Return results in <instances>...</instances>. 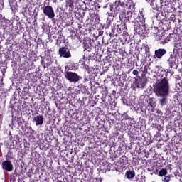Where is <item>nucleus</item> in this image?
I'll use <instances>...</instances> for the list:
<instances>
[{"instance_id":"23","label":"nucleus","mask_w":182,"mask_h":182,"mask_svg":"<svg viewBox=\"0 0 182 182\" xmlns=\"http://www.w3.org/2000/svg\"><path fill=\"white\" fill-rule=\"evenodd\" d=\"M145 53L147 55L148 58H150V47L147 46L145 47Z\"/></svg>"},{"instance_id":"2","label":"nucleus","mask_w":182,"mask_h":182,"mask_svg":"<svg viewBox=\"0 0 182 182\" xmlns=\"http://www.w3.org/2000/svg\"><path fill=\"white\" fill-rule=\"evenodd\" d=\"M154 92L156 96H168L170 95V80L164 77L154 87Z\"/></svg>"},{"instance_id":"9","label":"nucleus","mask_w":182,"mask_h":182,"mask_svg":"<svg viewBox=\"0 0 182 182\" xmlns=\"http://www.w3.org/2000/svg\"><path fill=\"white\" fill-rule=\"evenodd\" d=\"M167 54V50H166L165 48H159L157 50H155L154 51V59H163V56H164V55Z\"/></svg>"},{"instance_id":"43","label":"nucleus","mask_w":182,"mask_h":182,"mask_svg":"<svg viewBox=\"0 0 182 182\" xmlns=\"http://www.w3.org/2000/svg\"><path fill=\"white\" fill-rule=\"evenodd\" d=\"M170 170H171V167H170Z\"/></svg>"},{"instance_id":"38","label":"nucleus","mask_w":182,"mask_h":182,"mask_svg":"<svg viewBox=\"0 0 182 182\" xmlns=\"http://www.w3.org/2000/svg\"><path fill=\"white\" fill-rule=\"evenodd\" d=\"M21 130H25V128H23V126L21 127Z\"/></svg>"},{"instance_id":"4","label":"nucleus","mask_w":182,"mask_h":182,"mask_svg":"<svg viewBox=\"0 0 182 182\" xmlns=\"http://www.w3.org/2000/svg\"><path fill=\"white\" fill-rule=\"evenodd\" d=\"M113 36H117V33H122L123 32L124 36H129V33L127 32V26L126 23L122 24L120 22L115 23L114 28H112Z\"/></svg>"},{"instance_id":"5","label":"nucleus","mask_w":182,"mask_h":182,"mask_svg":"<svg viewBox=\"0 0 182 182\" xmlns=\"http://www.w3.org/2000/svg\"><path fill=\"white\" fill-rule=\"evenodd\" d=\"M133 82V90L136 89H144V87L147 85V79L144 77H139L138 78L134 77Z\"/></svg>"},{"instance_id":"6","label":"nucleus","mask_w":182,"mask_h":182,"mask_svg":"<svg viewBox=\"0 0 182 182\" xmlns=\"http://www.w3.org/2000/svg\"><path fill=\"white\" fill-rule=\"evenodd\" d=\"M64 76L68 82H70V83H77V82L82 79V77H80L77 73L72 71H66L64 73Z\"/></svg>"},{"instance_id":"29","label":"nucleus","mask_w":182,"mask_h":182,"mask_svg":"<svg viewBox=\"0 0 182 182\" xmlns=\"http://www.w3.org/2000/svg\"><path fill=\"white\" fill-rule=\"evenodd\" d=\"M108 5H109V2L107 1V3L105 5H101L100 7L106 9Z\"/></svg>"},{"instance_id":"10","label":"nucleus","mask_w":182,"mask_h":182,"mask_svg":"<svg viewBox=\"0 0 182 182\" xmlns=\"http://www.w3.org/2000/svg\"><path fill=\"white\" fill-rule=\"evenodd\" d=\"M2 168L5 171L11 172L14 170V165L12 164V161L9 160H6L2 162Z\"/></svg>"},{"instance_id":"40","label":"nucleus","mask_w":182,"mask_h":182,"mask_svg":"<svg viewBox=\"0 0 182 182\" xmlns=\"http://www.w3.org/2000/svg\"><path fill=\"white\" fill-rule=\"evenodd\" d=\"M22 124V122H18V126H21Z\"/></svg>"},{"instance_id":"24","label":"nucleus","mask_w":182,"mask_h":182,"mask_svg":"<svg viewBox=\"0 0 182 182\" xmlns=\"http://www.w3.org/2000/svg\"><path fill=\"white\" fill-rule=\"evenodd\" d=\"M170 180H171V176H170V175L166 176L164 178V180H162V181L164 182H170Z\"/></svg>"},{"instance_id":"26","label":"nucleus","mask_w":182,"mask_h":182,"mask_svg":"<svg viewBox=\"0 0 182 182\" xmlns=\"http://www.w3.org/2000/svg\"><path fill=\"white\" fill-rule=\"evenodd\" d=\"M68 6H70V8H72V6H73V4H75V0H68Z\"/></svg>"},{"instance_id":"27","label":"nucleus","mask_w":182,"mask_h":182,"mask_svg":"<svg viewBox=\"0 0 182 182\" xmlns=\"http://www.w3.org/2000/svg\"><path fill=\"white\" fill-rule=\"evenodd\" d=\"M46 60H41V65L43 66V69H46V63H45Z\"/></svg>"},{"instance_id":"8","label":"nucleus","mask_w":182,"mask_h":182,"mask_svg":"<svg viewBox=\"0 0 182 182\" xmlns=\"http://www.w3.org/2000/svg\"><path fill=\"white\" fill-rule=\"evenodd\" d=\"M43 12L49 19L55 18V11H53V7H52V6H46L43 8Z\"/></svg>"},{"instance_id":"19","label":"nucleus","mask_w":182,"mask_h":182,"mask_svg":"<svg viewBox=\"0 0 182 182\" xmlns=\"http://www.w3.org/2000/svg\"><path fill=\"white\" fill-rule=\"evenodd\" d=\"M79 69V65L74 63L69 66V70H77Z\"/></svg>"},{"instance_id":"11","label":"nucleus","mask_w":182,"mask_h":182,"mask_svg":"<svg viewBox=\"0 0 182 182\" xmlns=\"http://www.w3.org/2000/svg\"><path fill=\"white\" fill-rule=\"evenodd\" d=\"M33 122H35L36 126H42L43 124V115H38L33 119Z\"/></svg>"},{"instance_id":"3","label":"nucleus","mask_w":182,"mask_h":182,"mask_svg":"<svg viewBox=\"0 0 182 182\" xmlns=\"http://www.w3.org/2000/svg\"><path fill=\"white\" fill-rule=\"evenodd\" d=\"M126 8H127V5L124 2L120 0H116L113 4L110 5L111 12L108 13V16L116 18L117 14H120L119 19L120 21H123V16H126Z\"/></svg>"},{"instance_id":"14","label":"nucleus","mask_w":182,"mask_h":182,"mask_svg":"<svg viewBox=\"0 0 182 182\" xmlns=\"http://www.w3.org/2000/svg\"><path fill=\"white\" fill-rule=\"evenodd\" d=\"M125 177L128 180H132V178H134V177H136V172L134 171V170H132V171L128 170L125 173Z\"/></svg>"},{"instance_id":"1","label":"nucleus","mask_w":182,"mask_h":182,"mask_svg":"<svg viewBox=\"0 0 182 182\" xmlns=\"http://www.w3.org/2000/svg\"><path fill=\"white\" fill-rule=\"evenodd\" d=\"M127 21L129 23H134V28L136 33H141L140 32V25L143 26L144 29H147L146 26V17L144 16V9L139 10V13L136 11L129 12L127 14Z\"/></svg>"},{"instance_id":"39","label":"nucleus","mask_w":182,"mask_h":182,"mask_svg":"<svg viewBox=\"0 0 182 182\" xmlns=\"http://www.w3.org/2000/svg\"><path fill=\"white\" fill-rule=\"evenodd\" d=\"M47 52H48V53H50V50L48 49Z\"/></svg>"},{"instance_id":"25","label":"nucleus","mask_w":182,"mask_h":182,"mask_svg":"<svg viewBox=\"0 0 182 182\" xmlns=\"http://www.w3.org/2000/svg\"><path fill=\"white\" fill-rule=\"evenodd\" d=\"M63 35H59L57 42H59V43H62L63 42Z\"/></svg>"},{"instance_id":"20","label":"nucleus","mask_w":182,"mask_h":182,"mask_svg":"<svg viewBox=\"0 0 182 182\" xmlns=\"http://www.w3.org/2000/svg\"><path fill=\"white\" fill-rule=\"evenodd\" d=\"M52 58L50 57H48L46 59V65L47 68H49L52 65Z\"/></svg>"},{"instance_id":"22","label":"nucleus","mask_w":182,"mask_h":182,"mask_svg":"<svg viewBox=\"0 0 182 182\" xmlns=\"http://www.w3.org/2000/svg\"><path fill=\"white\" fill-rule=\"evenodd\" d=\"M92 50V48L87 44L84 46V52H90Z\"/></svg>"},{"instance_id":"13","label":"nucleus","mask_w":182,"mask_h":182,"mask_svg":"<svg viewBox=\"0 0 182 182\" xmlns=\"http://www.w3.org/2000/svg\"><path fill=\"white\" fill-rule=\"evenodd\" d=\"M169 68H174L176 66V57L174 54H171L169 58L167 60Z\"/></svg>"},{"instance_id":"21","label":"nucleus","mask_w":182,"mask_h":182,"mask_svg":"<svg viewBox=\"0 0 182 182\" xmlns=\"http://www.w3.org/2000/svg\"><path fill=\"white\" fill-rule=\"evenodd\" d=\"M129 3V8L131 9H134V6H136V2H134V0H127Z\"/></svg>"},{"instance_id":"41","label":"nucleus","mask_w":182,"mask_h":182,"mask_svg":"<svg viewBox=\"0 0 182 182\" xmlns=\"http://www.w3.org/2000/svg\"><path fill=\"white\" fill-rule=\"evenodd\" d=\"M146 68H147V66L145 65V66H144V69H146Z\"/></svg>"},{"instance_id":"16","label":"nucleus","mask_w":182,"mask_h":182,"mask_svg":"<svg viewBox=\"0 0 182 182\" xmlns=\"http://www.w3.org/2000/svg\"><path fill=\"white\" fill-rule=\"evenodd\" d=\"M149 105L151 106V107H152L153 109H154V107H156V100H154V98H150L149 100Z\"/></svg>"},{"instance_id":"18","label":"nucleus","mask_w":182,"mask_h":182,"mask_svg":"<svg viewBox=\"0 0 182 182\" xmlns=\"http://www.w3.org/2000/svg\"><path fill=\"white\" fill-rule=\"evenodd\" d=\"M167 169L162 168L159 172V177H164V176H167Z\"/></svg>"},{"instance_id":"28","label":"nucleus","mask_w":182,"mask_h":182,"mask_svg":"<svg viewBox=\"0 0 182 182\" xmlns=\"http://www.w3.org/2000/svg\"><path fill=\"white\" fill-rule=\"evenodd\" d=\"M132 74L134 75V76H139V70H134Z\"/></svg>"},{"instance_id":"7","label":"nucleus","mask_w":182,"mask_h":182,"mask_svg":"<svg viewBox=\"0 0 182 182\" xmlns=\"http://www.w3.org/2000/svg\"><path fill=\"white\" fill-rule=\"evenodd\" d=\"M58 55H60V58H64L65 59H69V58H72L70 48H69V46H68L60 48L58 50Z\"/></svg>"},{"instance_id":"33","label":"nucleus","mask_w":182,"mask_h":182,"mask_svg":"<svg viewBox=\"0 0 182 182\" xmlns=\"http://www.w3.org/2000/svg\"><path fill=\"white\" fill-rule=\"evenodd\" d=\"M153 127H154L155 129H157V127H159V125L157 124H152Z\"/></svg>"},{"instance_id":"42","label":"nucleus","mask_w":182,"mask_h":182,"mask_svg":"<svg viewBox=\"0 0 182 182\" xmlns=\"http://www.w3.org/2000/svg\"><path fill=\"white\" fill-rule=\"evenodd\" d=\"M71 25H73V22L71 23Z\"/></svg>"},{"instance_id":"36","label":"nucleus","mask_w":182,"mask_h":182,"mask_svg":"<svg viewBox=\"0 0 182 182\" xmlns=\"http://www.w3.org/2000/svg\"><path fill=\"white\" fill-rule=\"evenodd\" d=\"M109 24L107 25V26L105 28L106 29L109 28V25H110V21L108 23Z\"/></svg>"},{"instance_id":"34","label":"nucleus","mask_w":182,"mask_h":182,"mask_svg":"<svg viewBox=\"0 0 182 182\" xmlns=\"http://www.w3.org/2000/svg\"><path fill=\"white\" fill-rule=\"evenodd\" d=\"M1 72H2L3 75H5L6 72V69L4 68V69L1 70Z\"/></svg>"},{"instance_id":"30","label":"nucleus","mask_w":182,"mask_h":182,"mask_svg":"<svg viewBox=\"0 0 182 182\" xmlns=\"http://www.w3.org/2000/svg\"><path fill=\"white\" fill-rule=\"evenodd\" d=\"M160 2H161V6H164V5H167V4H166V1H164V0H160Z\"/></svg>"},{"instance_id":"35","label":"nucleus","mask_w":182,"mask_h":182,"mask_svg":"<svg viewBox=\"0 0 182 182\" xmlns=\"http://www.w3.org/2000/svg\"><path fill=\"white\" fill-rule=\"evenodd\" d=\"M174 18H176V16H175L174 14H172V15L171 16V21H173V19H174Z\"/></svg>"},{"instance_id":"37","label":"nucleus","mask_w":182,"mask_h":182,"mask_svg":"<svg viewBox=\"0 0 182 182\" xmlns=\"http://www.w3.org/2000/svg\"><path fill=\"white\" fill-rule=\"evenodd\" d=\"M38 43H41V42H42V39H41V38H38Z\"/></svg>"},{"instance_id":"15","label":"nucleus","mask_w":182,"mask_h":182,"mask_svg":"<svg viewBox=\"0 0 182 182\" xmlns=\"http://www.w3.org/2000/svg\"><path fill=\"white\" fill-rule=\"evenodd\" d=\"M146 2H147V4H149L152 9H156L157 8V5H156L155 0H146Z\"/></svg>"},{"instance_id":"17","label":"nucleus","mask_w":182,"mask_h":182,"mask_svg":"<svg viewBox=\"0 0 182 182\" xmlns=\"http://www.w3.org/2000/svg\"><path fill=\"white\" fill-rule=\"evenodd\" d=\"M135 44L133 43H130V47H129V54L133 55L134 52H136V48H134Z\"/></svg>"},{"instance_id":"32","label":"nucleus","mask_w":182,"mask_h":182,"mask_svg":"<svg viewBox=\"0 0 182 182\" xmlns=\"http://www.w3.org/2000/svg\"><path fill=\"white\" fill-rule=\"evenodd\" d=\"M102 35H103V31H98V36H102Z\"/></svg>"},{"instance_id":"12","label":"nucleus","mask_w":182,"mask_h":182,"mask_svg":"<svg viewBox=\"0 0 182 182\" xmlns=\"http://www.w3.org/2000/svg\"><path fill=\"white\" fill-rule=\"evenodd\" d=\"M158 97H161L159 99V105L161 106H166L167 105V102L168 101V95H156Z\"/></svg>"},{"instance_id":"31","label":"nucleus","mask_w":182,"mask_h":182,"mask_svg":"<svg viewBox=\"0 0 182 182\" xmlns=\"http://www.w3.org/2000/svg\"><path fill=\"white\" fill-rule=\"evenodd\" d=\"M84 68H85V69H86V70H89L90 69V68H89V65H85Z\"/></svg>"}]
</instances>
